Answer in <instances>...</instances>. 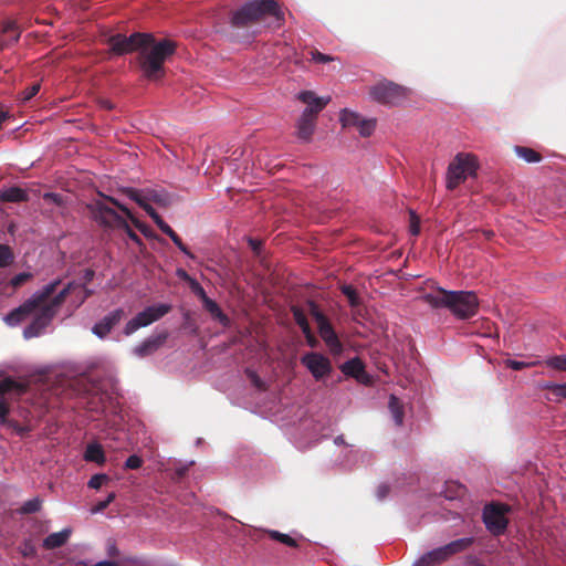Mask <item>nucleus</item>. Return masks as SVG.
Segmentation results:
<instances>
[{
  "label": "nucleus",
  "mask_w": 566,
  "mask_h": 566,
  "mask_svg": "<svg viewBox=\"0 0 566 566\" xmlns=\"http://www.w3.org/2000/svg\"><path fill=\"white\" fill-rule=\"evenodd\" d=\"M266 17L272 18L271 28L279 29L284 24V14L275 0H252L232 10L229 15V35L231 38H248V31Z\"/></svg>",
  "instance_id": "f257e3e1"
},
{
  "label": "nucleus",
  "mask_w": 566,
  "mask_h": 566,
  "mask_svg": "<svg viewBox=\"0 0 566 566\" xmlns=\"http://www.w3.org/2000/svg\"><path fill=\"white\" fill-rule=\"evenodd\" d=\"M114 207L120 210L137 228L142 229V223L134 217L130 210L113 197L103 196V199L95 200L87 205L92 219L101 227L107 229H123L132 241L142 245V239Z\"/></svg>",
  "instance_id": "f03ea898"
},
{
  "label": "nucleus",
  "mask_w": 566,
  "mask_h": 566,
  "mask_svg": "<svg viewBox=\"0 0 566 566\" xmlns=\"http://www.w3.org/2000/svg\"><path fill=\"white\" fill-rule=\"evenodd\" d=\"M423 301L433 308H448L455 317L467 319L474 316L479 310V300L474 292L447 291L438 287L426 293Z\"/></svg>",
  "instance_id": "7ed1b4c3"
},
{
  "label": "nucleus",
  "mask_w": 566,
  "mask_h": 566,
  "mask_svg": "<svg viewBox=\"0 0 566 566\" xmlns=\"http://www.w3.org/2000/svg\"><path fill=\"white\" fill-rule=\"evenodd\" d=\"M176 51L171 40L164 39L143 44L137 55V62L143 76L153 82L160 81L166 75L165 62Z\"/></svg>",
  "instance_id": "20e7f679"
},
{
  "label": "nucleus",
  "mask_w": 566,
  "mask_h": 566,
  "mask_svg": "<svg viewBox=\"0 0 566 566\" xmlns=\"http://www.w3.org/2000/svg\"><path fill=\"white\" fill-rule=\"evenodd\" d=\"M66 292L67 289H62L51 300L48 298L35 310L33 321L23 331V336L27 339L38 337L50 325L59 308L65 302Z\"/></svg>",
  "instance_id": "39448f33"
},
{
  "label": "nucleus",
  "mask_w": 566,
  "mask_h": 566,
  "mask_svg": "<svg viewBox=\"0 0 566 566\" xmlns=\"http://www.w3.org/2000/svg\"><path fill=\"white\" fill-rule=\"evenodd\" d=\"M61 280H54L49 284L44 285L41 290L35 292L29 300L22 305L12 310L4 317V321L10 326H15L23 322L28 316L33 314L35 310L41 306L48 298L55 293Z\"/></svg>",
  "instance_id": "423d86ee"
},
{
  "label": "nucleus",
  "mask_w": 566,
  "mask_h": 566,
  "mask_svg": "<svg viewBox=\"0 0 566 566\" xmlns=\"http://www.w3.org/2000/svg\"><path fill=\"white\" fill-rule=\"evenodd\" d=\"M478 168L479 164L474 155L463 153L458 154L448 166L447 188L449 190H454L464 182L468 177L475 176Z\"/></svg>",
  "instance_id": "0eeeda50"
},
{
  "label": "nucleus",
  "mask_w": 566,
  "mask_h": 566,
  "mask_svg": "<svg viewBox=\"0 0 566 566\" xmlns=\"http://www.w3.org/2000/svg\"><path fill=\"white\" fill-rule=\"evenodd\" d=\"M474 539L472 537H463L450 542L449 544L430 551L419 557L412 566H437L448 560L451 556L468 549Z\"/></svg>",
  "instance_id": "6e6552de"
},
{
  "label": "nucleus",
  "mask_w": 566,
  "mask_h": 566,
  "mask_svg": "<svg viewBox=\"0 0 566 566\" xmlns=\"http://www.w3.org/2000/svg\"><path fill=\"white\" fill-rule=\"evenodd\" d=\"M511 507L503 503L492 502L484 506L482 521L493 536H501L506 532Z\"/></svg>",
  "instance_id": "1a4fd4ad"
},
{
  "label": "nucleus",
  "mask_w": 566,
  "mask_h": 566,
  "mask_svg": "<svg viewBox=\"0 0 566 566\" xmlns=\"http://www.w3.org/2000/svg\"><path fill=\"white\" fill-rule=\"evenodd\" d=\"M154 41L151 33L135 32L129 36L117 33L107 39L111 52L115 55H124L132 52H139L143 44H149Z\"/></svg>",
  "instance_id": "9d476101"
},
{
  "label": "nucleus",
  "mask_w": 566,
  "mask_h": 566,
  "mask_svg": "<svg viewBox=\"0 0 566 566\" xmlns=\"http://www.w3.org/2000/svg\"><path fill=\"white\" fill-rule=\"evenodd\" d=\"M311 306V315L314 317L317 329L319 333V336L325 342L326 346L328 347L329 352L333 355H339L343 352V345L331 324L329 319L325 314H323L318 306L314 303L310 304Z\"/></svg>",
  "instance_id": "9b49d317"
},
{
  "label": "nucleus",
  "mask_w": 566,
  "mask_h": 566,
  "mask_svg": "<svg viewBox=\"0 0 566 566\" xmlns=\"http://www.w3.org/2000/svg\"><path fill=\"white\" fill-rule=\"evenodd\" d=\"M408 90L390 81H381L371 86V98L384 105H397L407 97Z\"/></svg>",
  "instance_id": "f8f14e48"
},
{
  "label": "nucleus",
  "mask_w": 566,
  "mask_h": 566,
  "mask_svg": "<svg viewBox=\"0 0 566 566\" xmlns=\"http://www.w3.org/2000/svg\"><path fill=\"white\" fill-rule=\"evenodd\" d=\"M170 311L171 305L169 304H157L148 306L126 323L124 327V334L129 336L139 328L146 327L153 324L154 322H157L166 314H168Z\"/></svg>",
  "instance_id": "ddd939ff"
},
{
  "label": "nucleus",
  "mask_w": 566,
  "mask_h": 566,
  "mask_svg": "<svg viewBox=\"0 0 566 566\" xmlns=\"http://www.w3.org/2000/svg\"><path fill=\"white\" fill-rule=\"evenodd\" d=\"M29 385L20 382L11 377L0 380V422L4 423L10 412V403L7 396L20 397L28 391Z\"/></svg>",
  "instance_id": "4468645a"
},
{
  "label": "nucleus",
  "mask_w": 566,
  "mask_h": 566,
  "mask_svg": "<svg viewBox=\"0 0 566 566\" xmlns=\"http://www.w3.org/2000/svg\"><path fill=\"white\" fill-rule=\"evenodd\" d=\"M301 363L310 370L316 380L328 376L332 371L331 360L319 353H306L301 357Z\"/></svg>",
  "instance_id": "2eb2a0df"
},
{
  "label": "nucleus",
  "mask_w": 566,
  "mask_h": 566,
  "mask_svg": "<svg viewBox=\"0 0 566 566\" xmlns=\"http://www.w3.org/2000/svg\"><path fill=\"white\" fill-rule=\"evenodd\" d=\"M298 99L307 104L303 115H308L310 118H317V115L325 108L331 101L329 97H317L312 91H303L298 94Z\"/></svg>",
  "instance_id": "dca6fc26"
},
{
  "label": "nucleus",
  "mask_w": 566,
  "mask_h": 566,
  "mask_svg": "<svg viewBox=\"0 0 566 566\" xmlns=\"http://www.w3.org/2000/svg\"><path fill=\"white\" fill-rule=\"evenodd\" d=\"M124 315L125 313L122 308H117L107 314L93 326V334L99 338H105L111 333V331L122 321Z\"/></svg>",
  "instance_id": "f3484780"
},
{
  "label": "nucleus",
  "mask_w": 566,
  "mask_h": 566,
  "mask_svg": "<svg viewBox=\"0 0 566 566\" xmlns=\"http://www.w3.org/2000/svg\"><path fill=\"white\" fill-rule=\"evenodd\" d=\"M167 338V332L160 333L156 336H151L145 339L140 345L136 346L134 353L139 357L151 355L165 344Z\"/></svg>",
  "instance_id": "a211bd4d"
},
{
  "label": "nucleus",
  "mask_w": 566,
  "mask_h": 566,
  "mask_svg": "<svg viewBox=\"0 0 566 566\" xmlns=\"http://www.w3.org/2000/svg\"><path fill=\"white\" fill-rule=\"evenodd\" d=\"M199 292H200V296L202 298V302H203V307L207 312L210 313V315L214 318V319H218L222 325L227 326L229 324V318L228 316L222 312V310L220 308V306L217 304V302H214L213 300L209 298L203 289L202 287H199Z\"/></svg>",
  "instance_id": "6ab92c4d"
},
{
  "label": "nucleus",
  "mask_w": 566,
  "mask_h": 566,
  "mask_svg": "<svg viewBox=\"0 0 566 566\" xmlns=\"http://www.w3.org/2000/svg\"><path fill=\"white\" fill-rule=\"evenodd\" d=\"M28 192L20 187H10L0 189V202H27Z\"/></svg>",
  "instance_id": "aec40b11"
},
{
  "label": "nucleus",
  "mask_w": 566,
  "mask_h": 566,
  "mask_svg": "<svg viewBox=\"0 0 566 566\" xmlns=\"http://www.w3.org/2000/svg\"><path fill=\"white\" fill-rule=\"evenodd\" d=\"M343 374L361 381L366 377L365 366L359 358H352L344 363L340 367Z\"/></svg>",
  "instance_id": "412c9836"
},
{
  "label": "nucleus",
  "mask_w": 566,
  "mask_h": 566,
  "mask_svg": "<svg viewBox=\"0 0 566 566\" xmlns=\"http://www.w3.org/2000/svg\"><path fill=\"white\" fill-rule=\"evenodd\" d=\"M71 536V530L64 528L61 532L51 533L43 539V547L45 549L60 548L66 544Z\"/></svg>",
  "instance_id": "4be33fe9"
},
{
  "label": "nucleus",
  "mask_w": 566,
  "mask_h": 566,
  "mask_svg": "<svg viewBox=\"0 0 566 566\" xmlns=\"http://www.w3.org/2000/svg\"><path fill=\"white\" fill-rule=\"evenodd\" d=\"M316 119L310 118L308 115H303L297 122V137L303 142H310L314 133Z\"/></svg>",
  "instance_id": "5701e85b"
},
{
  "label": "nucleus",
  "mask_w": 566,
  "mask_h": 566,
  "mask_svg": "<svg viewBox=\"0 0 566 566\" xmlns=\"http://www.w3.org/2000/svg\"><path fill=\"white\" fill-rule=\"evenodd\" d=\"M388 409H389V412L391 413V417H392L396 426L401 427L403 424V418H405L403 402L395 395H390L389 401H388Z\"/></svg>",
  "instance_id": "b1692460"
},
{
  "label": "nucleus",
  "mask_w": 566,
  "mask_h": 566,
  "mask_svg": "<svg viewBox=\"0 0 566 566\" xmlns=\"http://www.w3.org/2000/svg\"><path fill=\"white\" fill-rule=\"evenodd\" d=\"M84 459L88 462H95L97 464H103L106 460L104 450L98 443H90L86 447Z\"/></svg>",
  "instance_id": "393cba45"
},
{
  "label": "nucleus",
  "mask_w": 566,
  "mask_h": 566,
  "mask_svg": "<svg viewBox=\"0 0 566 566\" xmlns=\"http://www.w3.org/2000/svg\"><path fill=\"white\" fill-rule=\"evenodd\" d=\"M514 151L516 156L527 164L539 163L543 156L535 149L526 146H515Z\"/></svg>",
  "instance_id": "a878e982"
},
{
  "label": "nucleus",
  "mask_w": 566,
  "mask_h": 566,
  "mask_svg": "<svg viewBox=\"0 0 566 566\" xmlns=\"http://www.w3.org/2000/svg\"><path fill=\"white\" fill-rule=\"evenodd\" d=\"M160 231L163 233H165L166 235H168L171 239V241L176 244V247L184 254H186L187 256H189L191 259L195 258L193 254L188 249V247L186 244H184V242L181 241L180 237L175 232V230L168 223Z\"/></svg>",
  "instance_id": "bb28decb"
},
{
  "label": "nucleus",
  "mask_w": 566,
  "mask_h": 566,
  "mask_svg": "<svg viewBox=\"0 0 566 566\" xmlns=\"http://www.w3.org/2000/svg\"><path fill=\"white\" fill-rule=\"evenodd\" d=\"M146 199L154 201L155 203L167 207L170 205V197L167 192L157 189H147Z\"/></svg>",
  "instance_id": "cd10ccee"
},
{
  "label": "nucleus",
  "mask_w": 566,
  "mask_h": 566,
  "mask_svg": "<svg viewBox=\"0 0 566 566\" xmlns=\"http://www.w3.org/2000/svg\"><path fill=\"white\" fill-rule=\"evenodd\" d=\"M364 118L360 117L358 113L343 109L340 112V122L344 127H359L360 123Z\"/></svg>",
  "instance_id": "c85d7f7f"
},
{
  "label": "nucleus",
  "mask_w": 566,
  "mask_h": 566,
  "mask_svg": "<svg viewBox=\"0 0 566 566\" xmlns=\"http://www.w3.org/2000/svg\"><path fill=\"white\" fill-rule=\"evenodd\" d=\"M3 40L8 42V44H12L18 42L20 38V32L18 30V25L13 21H8L2 27Z\"/></svg>",
  "instance_id": "c756f323"
},
{
  "label": "nucleus",
  "mask_w": 566,
  "mask_h": 566,
  "mask_svg": "<svg viewBox=\"0 0 566 566\" xmlns=\"http://www.w3.org/2000/svg\"><path fill=\"white\" fill-rule=\"evenodd\" d=\"M63 289H67L66 296L72 291H77L80 293L77 306H81L86 301V298L92 294L91 290L86 289L83 284L76 282H69Z\"/></svg>",
  "instance_id": "7c9ffc66"
},
{
  "label": "nucleus",
  "mask_w": 566,
  "mask_h": 566,
  "mask_svg": "<svg viewBox=\"0 0 566 566\" xmlns=\"http://www.w3.org/2000/svg\"><path fill=\"white\" fill-rule=\"evenodd\" d=\"M42 500L40 497H34L28 500L23 503V505L19 509V513L23 515L33 514L41 510Z\"/></svg>",
  "instance_id": "2f4dec72"
},
{
  "label": "nucleus",
  "mask_w": 566,
  "mask_h": 566,
  "mask_svg": "<svg viewBox=\"0 0 566 566\" xmlns=\"http://www.w3.org/2000/svg\"><path fill=\"white\" fill-rule=\"evenodd\" d=\"M268 533L272 539L277 541L286 546H290V547L297 546L296 539H294L293 537H291L287 534L281 533L279 531H269Z\"/></svg>",
  "instance_id": "473e14b6"
},
{
  "label": "nucleus",
  "mask_w": 566,
  "mask_h": 566,
  "mask_svg": "<svg viewBox=\"0 0 566 566\" xmlns=\"http://www.w3.org/2000/svg\"><path fill=\"white\" fill-rule=\"evenodd\" d=\"M465 492V488L455 482H451L447 484L444 496L449 500H453L457 497H461Z\"/></svg>",
  "instance_id": "72a5a7b5"
},
{
  "label": "nucleus",
  "mask_w": 566,
  "mask_h": 566,
  "mask_svg": "<svg viewBox=\"0 0 566 566\" xmlns=\"http://www.w3.org/2000/svg\"><path fill=\"white\" fill-rule=\"evenodd\" d=\"M545 365L556 370L566 371V355L552 356L546 359Z\"/></svg>",
  "instance_id": "f704fd0d"
},
{
  "label": "nucleus",
  "mask_w": 566,
  "mask_h": 566,
  "mask_svg": "<svg viewBox=\"0 0 566 566\" xmlns=\"http://www.w3.org/2000/svg\"><path fill=\"white\" fill-rule=\"evenodd\" d=\"M342 293L347 297L348 303L352 307H356L360 304V298L357 294V291L352 285H343Z\"/></svg>",
  "instance_id": "c9c22d12"
},
{
  "label": "nucleus",
  "mask_w": 566,
  "mask_h": 566,
  "mask_svg": "<svg viewBox=\"0 0 566 566\" xmlns=\"http://www.w3.org/2000/svg\"><path fill=\"white\" fill-rule=\"evenodd\" d=\"M13 261V253L9 245L0 244V268L10 265Z\"/></svg>",
  "instance_id": "e433bc0d"
},
{
  "label": "nucleus",
  "mask_w": 566,
  "mask_h": 566,
  "mask_svg": "<svg viewBox=\"0 0 566 566\" xmlns=\"http://www.w3.org/2000/svg\"><path fill=\"white\" fill-rule=\"evenodd\" d=\"M41 88L40 82H35L32 85L28 86L24 91L20 93V99L23 103L29 102L32 97H34Z\"/></svg>",
  "instance_id": "4c0bfd02"
},
{
  "label": "nucleus",
  "mask_w": 566,
  "mask_h": 566,
  "mask_svg": "<svg viewBox=\"0 0 566 566\" xmlns=\"http://www.w3.org/2000/svg\"><path fill=\"white\" fill-rule=\"evenodd\" d=\"M293 316L296 324L300 326L303 333L308 332L311 329L308 321L302 310L296 307L293 308Z\"/></svg>",
  "instance_id": "58836bf2"
},
{
  "label": "nucleus",
  "mask_w": 566,
  "mask_h": 566,
  "mask_svg": "<svg viewBox=\"0 0 566 566\" xmlns=\"http://www.w3.org/2000/svg\"><path fill=\"white\" fill-rule=\"evenodd\" d=\"M376 127V119H365L360 123L358 130L363 137H369Z\"/></svg>",
  "instance_id": "ea45409f"
},
{
  "label": "nucleus",
  "mask_w": 566,
  "mask_h": 566,
  "mask_svg": "<svg viewBox=\"0 0 566 566\" xmlns=\"http://www.w3.org/2000/svg\"><path fill=\"white\" fill-rule=\"evenodd\" d=\"M109 481V476L104 473L94 474L88 481V488L99 489L104 483Z\"/></svg>",
  "instance_id": "a19ab883"
},
{
  "label": "nucleus",
  "mask_w": 566,
  "mask_h": 566,
  "mask_svg": "<svg viewBox=\"0 0 566 566\" xmlns=\"http://www.w3.org/2000/svg\"><path fill=\"white\" fill-rule=\"evenodd\" d=\"M126 195L132 199L134 200L136 203H138V206L140 208H144L146 205H147V199H146V196L143 197L142 193L136 190V189H133V188H127L125 190Z\"/></svg>",
  "instance_id": "79ce46f5"
},
{
  "label": "nucleus",
  "mask_w": 566,
  "mask_h": 566,
  "mask_svg": "<svg viewBox=\"0 0 566 566\" xmlns=\"http://www.w3.org/2000/svg\"><path fill=\"white\" fill-rule=\"evenodd\" d=\"M143 459L137 454H132L127 458L124 464L125 470H137L143 465Z\"/></svg>",
  "instance_id": "37998d69"
},
{
  "label": "nucleus",
  "mask_w": 566,
  "mask_h": 566,
  "mask_svg": "<svg viewBox=\"0 0 566 566\" xmlns=\"http://www.w3.org/2000/svg\"><path fill=\"white\" fill-rule=\"evenodd\" d=\"M43 200L50 203H54L55 206L62 207L65 205V199L61 193L55 192H45L43 195Z\"/></svg>",
  "instance_id": "c03bdc74"
},
{
  "label": "nucleus",
  "mask_w": 566,
  "mask_h": 566,
  "mask_svg": "<svg viewBox=\"0 0 566 566\" xmlns=\"http://www.w3.org/2000/svg\"><path fill=\"white\" fill-rule=\"evenodd\" d=\"M311 60L316 63H328L335 60L334 56L321 53L317 50L311 51Z\"/></svg>",
  "instance_id": "a18cd8bd"
},
{
  "label": "nucleus",
  "mask_w": 566,
  "mask_h": 566,
  "mask_svg": "<svg viewBox=\"0 0 566 566\" xmlns=\"http://www.w3.org/2000/svg\"><path fill=\"white\" fill-rule=\"evenodd\" d=\"M535 364L536 363H525V361L513 360V359H507L505 361L506 367H509V368H511L513 370H522L524 368L534 366Z\"/></svg>",
  "instance_id": "49530a36"
},
{
  "label": "nucleus",
  "mask_w": 566,
  "mask_h": 566,
  "mask_svg": "<svg viewBox=\"0 0 566 566\" xmlns=\"http://www.w3.org/2000/svg\"><path fill=\"white\" fill-rule=\"evenodd\" d=\"M21 554L24 557H33L36 555V549L30 539L23 542L21 546Z\"/></svg>",
  "instance_id": "de8ad7c7"
},
{
  "label": "nucleus",
  "mask_w": 566,
  "mask_h": 566,
  "mask_svg": "<svg viewBox=\"0 0 566 566\" xmlns=\"http://www.w3.org/2000/svg\"><path fill=\"white\" fill-rule=\"evenodd\" d=\"M247 375L251 380L252 385L255 386L260 390H265V386L263 380L258 376V374L253 370H247Z\"/></svg>",
  "instance_id": "09e8293b"
},
{
  "label": "nucleus",
  "mask_w": 566,
  "mask_h": 566,
  "mask_svg": "<svg viewBox=\"0 0 566 566\" xmlns=\"http://www.w3.org/2000/svg\"><path fill=\"white\" fill-rule=\"evenodd\" d=\"M546 388L549 389L555 396L566 399V384L547 385Z\"/></svg>",
  "instance_id": "8fccbe9b"
},
{
  "label": "nucleus",
  "mask_w": 566,
  "mask_h": 566,
  "mask_svg": "<svg viewBox=\"0 0 566 566\" xmlns=\"http://www.w3.org/2000/svg\"><path fill=\"white\" fill-rule=\"evenodd\" d=\"M410 233L412 235L420 233V221L413 211L410 212Z\"/></svg>",
  "instance_id": "3c124183"
},
{
  "label": "nucleus",
  "mask_w": 566,
  "mask_h": 566,
  "mask_svg": "<svg viewBox=\"0 0 566 566\" xmlns=\"http://www.w3.org/2000/svg\"><path fill=\"white\" fill-rule=\"evenodd\" d=\"M187 472H188V467L187 465H182V467L177 468L174 471V473L171 474L170 478L175 482H180L185 478Z\"/></svg>",
  "instance_id": "603ef678"
},
{
  "label": "nucleus",
  "mask_w": 566,
  "mask_h": 566,
  "mask_svg": "<svg viewBox=\"0 0 566 566\" xmlns=\"http://www.w3.org/2000/svg\"><path fill=\"white\" fill-rule=\"evenodd\" d=\"M30 277H31V275H30V274H28V273H20V274L15 275V276L11 280V284H12L14 287H18V286L22 285L25 281H28Z\"/></svg>",
  "instance_id": "864d4df0"
},
{
  "label": "nucleus",
  "mask_w": 566,
  "mask_h": 566,
  "mask_svg": "<svg viewBox=\"0 0 566 566\" xmlns=\"http://www.w3.org/2000/svg\"><path fill=\"white\" fill-rule=\"evenodd\" d=\"M115 493L112 492L108 494V496L106 497V500L102 501V502H98L96 504V509L95 511H103L105 510L114 500H115Z\"/></svg>",
  "instance_id": "5fc2aeb1"
},
{
  "label": "nucleus",
  "mask_w": 566,
  "mask_h": 566,
  "mask_svg": "<svg viewBox=\"0 0 566 566\" xmlns=\"http://www.w3.org/2000/svg\"><path fill=\"white\" fill-rule=\"evenodd\" d=\"M390 492V488L387 485V484H380L378 488H377V492H376V495L379 500H384L387 497V495L389 494Z\"/></svg>",
  "instance_id": "6e6d98bb"
},
{
  "label": "nucleus",
  "mask_w": 566,
  "mask_h": 566,
  "mask_svg": "<svg viewBox=\"0 0 566 566\" xmlns=\"http://www.w3.org/2000/svg\"><path fill=\"white\" fill-rule=\"evenodd\" d=\"M305 338H306V343L310 347L312 348H315L318 344L316 337L314 336L312 329H310L308 332H304L303 333Z\"/></svg>",
  "instance_id": "4d7b16f0"
},
{
  "label": "nucleus",
  "mask_w": 566,
  "mask_h": 566,
  "mask_svg": "<svg viewBox=\"0 0 566 566\" xmlns=\"http://www.w3.org/2000/svg\"><path fill=\"white\" fill-rule=\"evenodd\" d=\"M143 209L147 212L154 222L160 218L158 212L149 203H147Z\"/></svg>",
  "instance_id": "13d9d810"
},
{
  "label": "nucleus",
  "mask_w": 566,
  "mask_h": 566,
  "mask_svg": "<svg viewBox=\"0 0 566 566\" xmlns=\"http://www.w3.org/2000/svg\"><path fill=\"white\" fill-rule=\"evenodd\" d=\"M249 245L254 253L259 254L260 250H261L262 242L256 239L250 238Z\"/></svg>",
  "instance_id": "bf43d9fd"
},
{
  "label": "nucleus",
  "mask_w": 566,
  "mask_h": 566,
  "mask_svg": "<svg viewBox=\"0 0 566 566\" xmlns=\"http://www.w3.org/2000/svg\"><path fill=\"white\" fill-rule=\"evenodd\" d=\"M11 117L9 111L0 107V129L2 128L3 123Z\"/></svg>",
  "instance_id": "052dcab7"
},
{
  "label": "nucleus",
  "mask_w": 566,
  "mask_h": 566,
  "mask_svg": "<svg viewBox=\"0 0 566 566\" xmlns=\"http://www.w3.org/2000/svg\"><path fill=\"white\" fill-rule=\"evenodd\" d=\"M94 275H95V273H94V271H93V270H91V269H86V270L84 271V280H85L86 282H91V281L93 280Z\"/></svg>",
  "instance_id": "680f3d73"
},
{
  "label": "nucleus",
  "mask_w": 566,
  "mask_h": 566,
  "mask_svg": "<svg viewBox=\"0 0 566 566\" xmlns=\"http://www.w3.org/2000/svg\"><path fill=\"white\" fill-rule=\"evenodd\" d=\"M67 296H72L73 297V303H74L75 307H78L77 303H78V300H80V293L77 291H72Z\"/></svg>",
  "instance_id": "e2e57ef3"
},
{
  "label": "nucleus",
  "mask_w": 566,
  "mask_h": 566,
  "mask_svg": "<svg viewBox=\"0 0 566 566\" xmlns=\"http://www.w3.org/2000/svg\"><path fill=\"white\" fill-rule=\"evenodd\" d=\"M94 566H116V564L114 562L104 560V562H98Z\"/></svg>",
  "instance_id": "0e129e2a"
},
{
  "label": "nucleus",
  "mask_w": 566,
  "mask_h": 566,
  "mask_svg": "<svg viewBox=\"0 0 566 566\" xmlns=\"http://www.w3.org/2000/svg\"><path fill=\"white\" fill-rule=\"evenodd\" d=\"M155 223L160 230L167 224L161 217Z\"/></svg>",
  "instance_id": "69168bd1"
},
{
  "label": "nucleus",
  "mask_w": 566,
  "mask_h": 566,
  "mask_svg": "<svg viewBox=\"0 0 566 566\" xmlns=\"http://www.w3.org/2000/svg\"><path fill=\"white\" fill-rule=\"evenodd\" d=\"M155 223L160 230L167 224L161 217Z\"/></svg>",
  "instance_id": "338daca9"
},
{
  "label": "nucleus",
  "mask_w": 566,
  "mask_h": 566,
  "mask_svg": "<svg viewBox=\"0 0 566 566\" xmlns=\"http://www.w3.org/2000/svg\"><path fill=\"white\" fill-rule=\"evenodd\" d=\"M108 553H109L111 556H116L118 552H117V548L115 546H112V547H109V552Z\"/></svg>",
  "instance_id": "774afa93"
}]
</instances>
